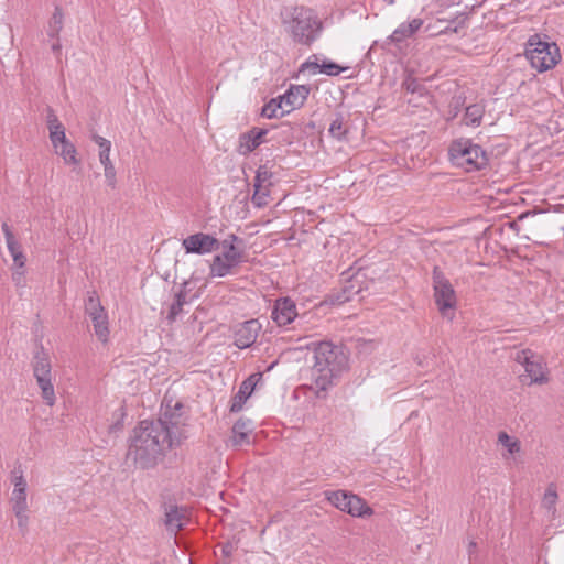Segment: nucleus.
<instances>
[{"instance_id":"bb28decb","label":"nucleus","mask_w":564,"mask_h":564,"mask_svg":"<svg viewBox=\"0 0 564 564\" xmlns=\"http://www.w3.org/2000/svg\"><path fill=\"white\" fill-rule=\"evenodd\" d=\"M485 113V107L480 104H473L466 107L464 122L466 126L478 127L481 123Z\"/></svg>"},{"instance_id":"4468645a","label":"nucleus","mask_w":564,"mask_h":564,"mask_svg":"<svg viewBox=\"0 0 564 564\" xmlns=\"http://www.w3.org/2000/svg\"><path fill=\"white\" fill-rule=\"evenodd\" d=\"M86 312L93 322L96 336L99 340L106 343L109 337V327L108 315L105 308L100 305L98 300L90 296L86 304Z\"/></svg>"},{"instance_id":"a18cd8bd","label":"nucleus","mask_w":564,"mask_h":564,"mask_svg":"<svg viewBox=\"0 0 564 564\" xmlns=\"http://www.w3.org/2000/svg\"><path fill=\"white\" fill-rule=\"evenodd\" d=\"M232 552H234V545L231 543H226L225 545H223L221 553L225 557L231 556Z\"/></svg>"},{"instance_id":"a878e982","label":"nucleus","mask_w":564,"mask_h":564,"mask_svg":"<svg viewBox=\"0 0 564 564\" xmlns=\"http://www.w3.org/2000/svg\"><path fill=\"white\" fill-rule=\"evenodd\" d=\"M360 282L358 278L355 276L344 284L341 292L335 296L334 302L344 304L346 302L352 301L354 297L360 293Z\"/></svg>"},{"instance_id":"9d476101","label":"nucleus","mask_w":564,"mask_h":564,"mask_svg":"<svg viewBox=\"0 0 564 564\" xmlns=\"http://www.w3.org/2000/svg\"><path fill=\"white\" fill-rule=\"evenodd\" d=\"M432 282L435 304L443 316L447 311L455 308L457 304L456 293L449 280L445 276L440 267L435 265L432 271Z\"/></svg>"},{"instance_id":"39448f33","label":"nucleus","mask_w":564,"mask_h":564,"mask_svg":"<svg viewBox=\"0 0 564 564\" xmlns=\"http://www.w3.org/2000/svg\"><path fill=\"white\" fill-rule=\"evenodd\" d=\"M525 57L539 73L553 68L561 61L560 48L547 36L531 35L525 44Z\"/></svg>"},{"instance_id":"9b49d317","label":"nucleus","mask_w":564,"mask_h":564,"mask_svg":"<svg viewBox=\"0 0 564 564\" xmlns=\"http://www.w3.org/2000/svg\"><path fill=\"white\" fill-rule=\"evenodd\" d=\"M514 360L524 367L529 377V384H544L549 382V371L544 359L529 348L516 354Z\"/></svg>"},{"instance_id":"c03bdc74","label":"nucleus","mask_w":564,"mask_h":564,"mask_svg":"<svg viewBox=\"0 0 564 564\" xmlns=\"http://www.w3.org/2000/svg\"><path fill=\"white\" fill-rule=\"evenodd\" d=\"M99 161L102 166L111 165L110 153H99Z\"/></svg>"},{"instance_id":"de8ad7c7","label":"nucleus","mask_w":564,"mask_h":564,"mask_svg":"<svg viewBox=\"0 0 564 564\" xmlns=\"http://www.w3.org/2000/svg\"><path fill=\"white\" fill-rule=\"evenodd\" d=\"M477 544L475 541L468 543V554L471 556L476 552Z\"/></svg>"},{"instance_id":"dca6fc26","label":"nucleus","mask_w":564,"mask_h":564,"mask_svg":"<svg viewBox=\"0 0 564 564\" xmlns=\"http://www.w3.org/2000/svg\"><path fill=\"white\" fill-rule=\"evenodd\" d=\"M311 89L306 85H291L290 88L282 95L278 96L282 101L284 112L301 108L308 97Z\"/></svg>"},{"instance_id":"49530a36","label":"nucleus","mask_w":564,"mask_h":564,"mask_svg":"<svg viewBox=\"0 0 564 564\" xmlns=\"http://www.w3.org/2000/svg\"><path fill=\"white\" fill-rule=\"evenodd\" d=\"M99 153H110L111 142L109 140H106L104 143H101V145H99Z\"/></svg>"},{"instance_id":"2f4dec72","label":"nucleus","mask_w":564,"mask_h":564,"mask_svg":"<svg viewBox=\"0 0 564 564\" xmlns=\"http://www.w3.org/2000/svg\"><path fill=\"white\" fill-rule=\"evenodd\" d=\"M270 198V186H260L259 188L254 187L253 195L251 197V202L253 206L257 208H263L268 206Z\"/></svg>"},{"instance_id":"4be33fe9","label":"nucleus","mask_w":564,"mask_h":564,"mask_svg":"<svg viewBox=\"0 0 564 564\" xmlns=\"http://www.w3.org/2000/svg\"><path fill=\"white\" fill-rule=\"evenodd\" d=\"M12 482H13V491L11 497L12 507L28 506L26 502V480L23 476V470L21 467L14 468L12 470Z\"/></svg>"},{"instance_id":"5701e85b","label":"nucleus","mask_w":564,"mask_h":564,"mask_svg":"<svg viewBox=\"0 0 564 564\" xmlns=\"http://www.w3.org/2000/svg\"><path fill=\"white\" fill-rule=\"evenodd\" d=\"M423 25L421 18H414L409 22H402L392 33L388 36V43H401L406 39L414 35Z\"/></svg>"},{"instance_id":"4c0bfd02","label":"nucleus","mask_w":564,"mask_h":564,"mask_svg":"<svg viewBox=\"0 0 564 564\" xmlns=\"http://www.w3.org/2000/svg\"><path fill=\"white\" fill-rule=\"evenodd\" d=\"M402 86H403V88H404L406 91H409V93H411V94H415V93H417V94L422 95V93L425 90L424 86H423V85H421V84L419 83V80H417L416 78H413V77H408V78L403 82Z\"/></svg>"},{"instance_id":"393cba45","label":"nucleus","mask_w":564,"mask_h":564,"mask_svg":"<svg viewBox=\"0 0 564 564\" xmlns=\"http://www.w3.org/2000/svg\"><path fill=\"white\" fill-rule=\"evenodd\" d=\"M164 523L167 530L172 532H177L185 524V510L177 506H171L165 511Z\"/></svg>"},{"instance_id":"6ab92c4d","label":"nucleus","mask_w":564,"mask_h":564,"mask_svg":"<svg viewBox=\"0 0 564 564\" xmlns=\"http://www.w3.org/2000/svg\"><path fill=\"white\" fill-rule=\"evenodd\" d=\"M1 229L6 238L8 251L13 259L14 267L18 269H23L26 262V257L22 250L21 243L14 236L8 223H2Z\"/></svg>"},{"instance_id":"f3484780","label":"nucleus","mask_w":564,"mask_h":564,"mask_svg":"<svg viewBox=\"0 0 564 564\" xmlns=\"http://www.w3.org/2000/svg\"><path fill=\"white\" fill-rule=\"evenodd\" d=\"M253 423L250 419L240 417L231 427V446L243 447L251 444Z\"/></svg>"},{"instance_id":"aec40b11","label":"nucleus","mask_w":564,"mask_h":564,"mask_svg":"<svg viewBox=\"0 0 564 564\" xmlns=\"http://www.w3.org/2000/svg\"><path fill=\"white\" fill-rule=\"evenodd\" d=\"M260 378V373H253L242 381L238 392L231 399L230 412L237 413L242 410L243 404L253 392L257 381Z\"/></svg>"},{"instance_id":"f8f14e48","label":"nucleus","mask_w":564,"mask_h":564,"mask_svg":"<svg viewBox=\"0 0 564 564\" xmlns=\"http://www.w3.org/2000/svg\"><path fill=\"white\" fill-rule=\"evenodd\" d=\"M271 318L279 327L293 324L292 328L296 329L303 324L305 315L299 314L296 304L291 297H279L274 301Z\"/></svg>"},{"instance_id":"6e6552de","label":"nucleus","mask_w":564,"mask_h":564,"mask_svg":"<svg viewBox=\"0 0 564 564\" xmlns=\"http://www.w3.org/2000/svg\"><path fill=\"white\" fill-rule=\"evenodd\" d=\"M237 240L238 237L236 235H230L220 242L223 252L214 257L210 264V276L224 278L230 274L232 269L241 262L242 253L234 245Z\"/></svg>"},{"instance_id":"72a5a7b5","label":"nucleus","mask_w":564,"mask_h":564,"mask_svg":"<svg viewBox=\"0 0 564 564\" xmlns=\"http://www.w3.org/2000/svg\"><path fill=\"white\" fill-rule=\"evenodd\" d=\"M50 140L55 150L59 148V143L68 140L66 138L65 127L62 124L53 126L48 129Z\"/></svg>"},{"instance_id":"09e8293b","label":"nucleus","mask_w":564,"mask_h":564,"mask_svg":"<svg viewBox=\"0 0 564 564\" xmlns=\"http://www.w3.org/2000/svg\"><path fill=\"white\" fill-rule=\"evenodd\" d=\"M107 139L100 137V135H95L94 137V141L98 144V145H101V143H104Z\"/></svg>"},{"instance_id":"e433bc0d","label":"nucleus","mask_w":564,"mask_h":564,"mask_svg":"<svg viewBox=\"0 0 564 564\" xmlns=\"http://www.w3.org/2000/svg\"><path fill=\"white\" fill-rule=\"evenodd\" d=\"M345 69H346L345 67L339 66L335 62L324 61L321 64L319 73L326 74L328 76H338Z\"/></svg>"},{"instance_id":"473e14b6","label":"nucleus","mask_w":564,"mask_h":564,"mask_svg":"<svg viewBox=\"0 0 564 564\" xmlns=\"http://www.w3.org/2000/svg\"><path fill=\"white\" fill-rule=\"evenodd\" d=\"M272 177L273 173L269 171L265 165H260L256 172L253 187L259 188L260 186H272Z\"/></svg>"},{"instance_id":"412c9836","label":"nucleus","mask_w":564,"mask_h":564,"mask_svg":"<svg viewBox=\"0 0 564 564\" xmlns=\"http://www.w3.org/2000/svg\"><path fill=\"white\" fill-rule=\"evenodd\" d=\"M267 129L257 127H253L249 131L241 133L239 137V153L247 155L254 151L260 144L263 143V137L267 135Z\"/></svg>"},{"instance_id":"79ce46f5","label":"nucleus","mask_w":564,"mask_h":564,"mask_svg":"<svg viewBox=\"0 0 564 564\" xmlns=\"http://www.w3.org/2000/svg\"><path fill=\"white\" fill-rule=\"evenodd\" d=\"M12 273V280L15 283L17 286H23L25 283L24 280V272L21 271L22 269H18Z\"/></svg>"},{"instance_id":"ea45409f","label":"nucleus","mask_w":564,"mask_h":564,"mask_svg":"<svg viewBox=\"0 0 564 564\" xmlns=\"http://www.w3.org/2000/svg\"><path fill=\"white\" fill-rule=\"evenodd\" d=\"M104 172H105V177H106L107 184L111 188H115L117 181H116V169H115L113 164L104 166Z\"/></svg>"},{"instance_id":"a19ab883","label":"nucleus","mask_w":564,"mask_h":564,"mask_svg":"<svg viewBox=\"0 0 564 564\" xmlns=\"http://www.w3.org/2000/svg\"><path fill=\"white\" fill-rule=\"evenodd\" d=\"M46 123H47V129H50L53 126L62 124V122L58 120L55 111L51 107H48L46 109Z\"/></svg>"},{"instance_id":"f03ea898","label":"nucleus","mask_w":564,"mask_h":564,"mask_svg":"<svg viewBox=\"0 0 564 564\" xmlns=\"http://www.w3.org/2000/svg\"><path fill=\"white\" fill-rule=\"evenodd\" d=\"M281 24L294 44L311 47L321 36L323 22L315 10L292 6L281 12Z\"/></svg>"},{"instance_id":"c9c22d12","label":"nucleus","mask_w":564,"mask_h":564,"mask_svg":"<svg viewBox=\"0 0 564 564\" xmlns=\"http://www.w3.org/2000/svg\"><path fill=\"white\" fill-rule=\"evenodd\" d=\"M12 510L15 514L18 527L22 533H25L29 523V517L26 514L28 506L12 507Z\"/></svg>"},{"instance_id":"7c9ffc66","label":"nucleus","mask_w":564,"mask_h":564,"mask_svg":"<svg viewBox=\"0 0 564 564\" xmlns=\"http://www.w3.org/2000/svg\"><path fill=\"white\" fill-rule=\"evenodd\" d=\"M55 152L63 158L66 164H78L76 148L69 140L61 142Z\"/></svg>"},{"instance_id":"423d86ee","label":"nucleus","mask_w":564,"mask_h":564,"mask_svg":"<svg viewBox=\"0 0 564 564\" xmlns=\"http://www.w3.org/2000/svg\"><path fill=\"white\" fill-rule=\"evenodd\" d=\"M32 368L45 404L53 406L56 402V397L53 386L52 365L43 347L35 351Z\"/></svg>"},{"instance_id":"20e7f679","label":"nucleus","mask_w":564,"mask_h":564,"mask_svg":"<svg viewBox=\"0 0 564 564\" xmlns=\"http://www.w3.org/2000/svg\"><path fill=\"white\" fill-rule=\"evenodd\" d=\"M448 156L453 165L466 172L480 171L489 162L487 152L479 144L466 138L454 140L451 143Z\"/></svg>"},{"instance_id":"1a4fd4ad","label":"nucleus","mask_w":564,"mask_h":564,"mask_svg":"<svg viewBox=\"0 0 564 564\" xmlns=\"http://www.w3.org/2000/svg\"><path fill=\"white\" fill-rule=\"evenodd\" d=\"M183 403L178 401L175 402L174 405L166 403L162 409V413L159 419L152 420L153 425L160 424L164 434H166L173 442H176L177 445H181L183 435Z\"/></svg>"},{"instance_id":"b1692460","label":"nucleus","mask_w":564,"mask_h":564,"mask_svg":"<svg viewBox=\"0 0 564 564\" xmlns=\"http://www.w3.org/2000/svg\"><path fill=\"white\" fill-rule=\"evenodd\" d=\"M350 131V122L343 113H335L330 121L328 132L337 141H347Z\"/></svg>"},{"instance_id":"f704fd0d","label":"nucleus","mask_w":564,"mask_h":564,"mask_svg":"<svg viewBox=\"0 0 564 564\" xmlns=\"http://www.w3.org/2000/svg\"><path fill=\"white\" fill-rule=\"evenodd\" d=\"M498 442L505 446L510 454L520 452V443L509 436L506 432H500L498 434Z\"/></svg>"},{"instance_id":"cd10ccee","label":"nucleus","mask_w":564,"mask_h":564,"mask_svg":"<svg viewBox=\"0 0 564 564\" xmlns=\"http://www.w3.org/2000/svg\"><path fill=\"white\" fill-rule=\"evenodd\" d=\"M64 13L61 7L56 6L53 15L48 22L47 36L50 39H57L63 29Z\"/></svg>"},{"instance_id":"ddd939ff","label":"nucleus","mask_w":564,"mask_h":564,"mask_svg":"<svg viewBox=\"0 0 564 564\" xmlns=\"http://www.w3.org/2000/svg\"><path fill=\"white\" fill-rule=\"evenodd\" d=\"M182 247L186 253L207 254L218 250L220 242L209 234L197 232L183 239Z\"/></svg>"},{"instance_id":"58836bf2","label":"nucleus","mask_w":564,"mask_h":564,"mask_svg":"<svg viewBox=\"0 0 564 564\" xmlns=\"http://www.w3.org/2000/svg\"><path fill=\"white\" fill-rule=\"evenodd\" d=\"M319 68H321V64H318L317 62V55H312L308 57L307 61H305L301 66H300V72H304L306 69L311 70V73L313 75H316L317 73H319Z\"/></svg>"},{"instance_id":"7ed1b4c3","label":"nucleus","mask_w":564,"mask_h":564,"mask_svg":"<svg viewBox=\"0 0 564 564\" xmlns=\"http://www.w3.org/2000/svg\"><path fill=\"white\" fill-rule=\"evenodd\" d=\"M313 376L316 386L326 390L346 366L347 359L340 347L330 341H319L313 348Z\"/></svg>"},{"instance_id":"c756f323","label":"nucleus","mask_w":564,"mask_h":564,"mask_svg":"<svg viewBox=\"0 0 564 564\" xmlns=\"http://www.w3.org/2000/svg\"><path fill=\"white\" fill-rule=\"evenodd\" d=\"M558 499V495L556 491V486L554 484H550L543 495L542 498V507L546 509L551 517L554 519L556 514V502Z\"/></svg>"},{"instance_id":"c85d7f7f","label":"nucleus","mask_w":564,"mask_h":564,"mask_svg":"<svg viewBox=\"0 0 564 564\" xmlns=\"http://www.w3.org/2000/svg\"><path fill=\"white\" fill-rule=\"evenodd\" d=\"M284 109L282 101L276 97L272 98L262 107L261 115L269 119L281 118L288 115V112H284Z\"/></svg>"},{"instance_id":"0eeeda50","label":"nucleus","mask_w":564,"mask_h":564,"mask_svg":"<svg viewBox=\"0 0 564 564\" xmlns=\"http://www.w3.org/2000/svg\"><path fill=\"white\" fill-rule=\"evenodd\" d=\"M327 501L338 510L346 512L355 518L370 517L373 514V509L367 505L361 497L346 491V490H332L325 491Z\"/></svg>"},{"instance_id":"8fccbe9b","label":"nucleus","mask_w":564,"mask_h":564,"mask_svg":"<svg viewBox=\"0 0 564 564\" xmlns=\"http://www.w3.org/2000/svg\"><path fill=\"white\" fill-rule=\"evenodd\" d=\"M113 427H120V424L119 423L115 424L111 429H113Z\"/></svg>"},{"instance_id":"37998d69","label":"nucleus","mask_w":564,"mask_h":564,"mask_svg":"<svg viewBox=\"0 0 564 564\" xmlns=\"http://www.w3.org/2000/svg\"><path fill=\"white\" fill-rule=\"evenodd\" d=\"M54 42L52 43V52L55 54V55H59L61 54V51H62V44H61V41H59V37L57 39H53Z\"/></svg>"},{"instance_id":"a211bd4d","label":"nucleus","mask_w":564,"mask_h":564,"mask_svg":"<svg viewBox=\"0 0 564 564\" xmlns=\"http://www.w3.org/2000/svg\"><path fill=\"white\" fill-rule=\"evenodd\" d=\"M191 282L184 281L181 284L180 290L174 295V301L170 305L169 313L166 316V319L169 323H174L177 318V316L183 312V306L185 304L191 303L194 299H196V295H189L192 289H191Z\"/></svg>"},{"instance_id":"2eb2a0df","label":"nucleus","mask_w":564,"mask_h":564,"mask_svg":"<svg viewBox=\"0 0 564 564\" xmlns=\"http://www.w3.org/2000/svg\"><path fill=\"white\" fill-rule=\"evenodd\" d=\"M261 330V324L258 319H249L239 324L234 333V344L239 349H246L252 346Z\"/></svg>"},{"instance_id":"f257e3e1","label":"nucleus","mask_w":564,"mask_h":564,"mask_svg":"<svg viewBox=\"0 0 564 564\" xmlns=\"http://www.w3.org/2000/svg\"><path fill=\"white\" fill-rule=\"evenodd\" d=\"M175 446L178 445L164 434L160 424L153 425V421L142 420L130 435L127 459L141 469H151Z\"/></svg>"}]
</instances>
